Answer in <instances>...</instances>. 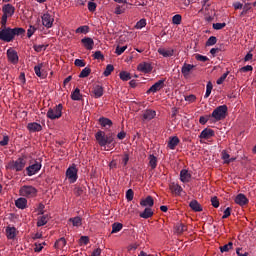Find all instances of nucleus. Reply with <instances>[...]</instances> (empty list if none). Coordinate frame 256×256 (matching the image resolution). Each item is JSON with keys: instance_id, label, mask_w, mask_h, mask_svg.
I'll use <instances>...</instances> for the list:
<instances>
[{"instance_id": "48", "label": "nucleus", "mask_w": 256, "mask_h": 256, "mask_svg": "<svg viewBox=\"0 0 256 256\" xmlns=\"http://www.w3.org/2000/svg\"><path fill=\"white\" fill-rule=\"evenodd\" d=\"M35 31H37V28H35V26H29V28L27 30L28 39H31V37H33V35H35Z\"/></svg>"}, {"instance_id": "59", "label": "nucleus", "mask_w": 256, "mask_h": 256, "mask_svg": "<svg viewBox=\"0 0 256 256\" xmlns=\"http://www.w3.org/2000/svg\"><path fill=\"white\" fill-rule=\"evenodd\" d=\"M79 241H80V245H89V237L88 236H81Z\"/></svg>"}, {"instance_id": "1", "label": "nucleus", "mask_w": 256, "mask_h": 256, "mask_svg": "<svg viewBox=\"0 0 256 256\" xmlns=\"http://www.w3.org/2000/svg\"><path fill=\"white\" fill-rule=\"evenodd\" d=\"M95 139L100 147L104 148V151H111V149H115V145H117L113 135H105V132L101 130L95 134Z\"/></svg>"}, {"instance_id": "49", "label": "nucleus", "mask_w": 256, "mask_h": 256, "mask_svg": "<svg viewBox=\"0 0 256 256\" xmlns=\"http://www.w3.org/2000/svg\"><path fill=\"white\" fill-rule=\"evenodd\" d=\"M76 33H84V35H86V33H89V26H80L76 29Z\"/></svg>"}, {"instance_id": "8", "label": "nucleus", "mask_w": 256, "mask_h": 256, "mask_svg": "<svg viewBox=\"0 0 256 256\" xmlns=\"http://www.w3.org/2000/svg\"><path fill=\"white\" fill-rule=\"evenodd\" d=\"M41 161L35 160V163L31 164L30 166L26 167V173L28 177H33V175H37L39 171H41Z\"/></svg>"}, {"instance_id": "40", "label": "nucleus", "mask_w": 256, "mask_h": 256, "mask_svg": "<svg viewBox=\"0 0 256 256\" xmlns=\"http://www.w3.org/2000/svg\"><path fill=\"white\" fill-rule=\"evenodd\" d=\"M91 75V69L89 67L84 68L79 74L80 79H85V77H89Z\"/></svg>"}, {"instance_id": "9", "label": "nucleus", "mask_w": 256, "mask_h": 256, "mask_svg": "<svg viewBox=\"0 0 256 256\" xmlns=\"http://www.w3.org/2000/svg\"><path fill=\"white\" fill-rule=\"evenodd\" d=\"M77 167L75 165L70 166L66 170V177L70 183H75L77 181Z\"/></svg>"}, {"instance_id": "18", "label": "nucleus", "mask_w": 256, "mask_h": 256, "mask_svg": "<svg viewBox=\"0 0 256 256\" xmlns=\"http://www.w3.org/2000/svg\"><path fill=\"white\" fill-rule=\"evenodd\" d=\"M159 55H162V57H173L175 55V50L173 48H159L158 49Z\"/></svg>"}, {"instance_id": "5", "label": "nucleus", "mask_w": 256, "mask_h": 256, "mask_svg": "<svg viewBox=\"0 0 256 256\" xmlns=\"http://www.w3.org/2000/svg\"><path fill=\"white\" fill-rule=\"evenodd\" d=\"M63 116V104H58L53 108H49L46 117L51 119V121H55V119H61Z\"/></svg>"}, {"instance_id": "31", "label": "nucleus", "mask_w": 256, "mask_h": 256, "mask_svg": "<svg viewBox=\"0 0 256 256\" xmlns=\"http://www.w3.org/2000/svg\"><path fill=\"white\" fill-rule=\"evenodd\" d=\"M99 124L101 127H111L113 125V121L109 118L101 117L99 118Z\"/></svg>"}, {"instance_id": "64", "label": "nucleus", "mask_w": 256, "mask_h": 256, "mask_svg": "<svg viewBox=\"0 0 256 256\" xmlns=\"http://www.w3.org/2000/svg\"><path fill=\"white\" fill-rule=\"evenodd\" d=\"M101 248H96L93 250L92 254L90 256H101Z\"/></svg>"}, {"instance_id": "44", "label": "nucleus", "mask_w": 256, "mask_h": 256, "mask_svg": "<svg viewBox=\"0 0 256 256\" xmlns=\"http://www.w3.org/2000/svg\"><path fill=\"white\" fill-rule=\"evenodd\" d=\"M212 91H213V83L208 82L206 85V93L204 95L205 99L209 98Z\"/></svg>"}, {"instance_id": "63", "label": "nucleus", "mask_w": 256, "mask_h": 256, "mask_svg": "<svg viewBox=\"0 0 256 256\" xmlns=\"http://www.w3.org/2000/svg\"><path fill=\"white\" fill-rule=\"evenodd\" d=\"M74 65H75L76 67H85V62H84L83 60H81V59H76V60L74 61Z\"/></svg>"}, {"instance_id": "54", "label": "nucleus", "mask_w": 256, "mask_h": 256, "mask_svg": "<svg viewBox=\"0 0 256 256\" xmlns=\"http://www.w3.org/2000/svg\"><path fill=\"white\" fill-rule=\"evenodd\" d=\"M228 75H229V72L224 73V74L216 81L217 85H223V83L225 82V79H227Z\"/></svg>"}, {"instance_id": "47", "label": "nucleus", "mask_w": 256, "mask_h": 256, "mask_svg": "<svg viewBox=\"0 0 256 256\" xmlns=\"http://www.w3.org/2000/svg\"><path fill=\"white\" fill-rule=\"evenodd\" d=\"M217 43V37L211 36L207 41H206V47H213Z\"/></svg>"}, {"instance_id": "51", "label": "nucleus", "mask_w": 256, "mask_h": 256, "mask_svg": "<svg viewBox=\"0 0 256 256\" xmlns=\"http://www.w3.org/2000/svg\"><path fill=\"white\" fill-rule=\"evenodd\" d=\"M185 101H187V103H195V101H197V96L191 94V95H188V96H185Z\"/></svg>"}, {"instance_id": "26", "label": "nucleus", "mask_w": 256, "mask_h": 256, "mask_svg": "<svg viewBox=\"0 0 256 256\" xmlns=\"http://www.w3.org/2000/svg\"><path fill=\"white\" fill-rule=\"evenodd\" d=\"M185 231H187V225H185L183 223H177L174 226V233H176V235H183V233H185Z\"/></svg>"}, {"instance_id": "29", "label": "nucleus", "mask_w": 256, "mask_h": 256, "mask_svg": "<svg viewBox=\"0 0 256 256\" xmlns=\"http://www.w3.org/2000/svg\"><path fill=\"white\" fill-rule=\"evenodd\" d=\"M68 222L72 223L74 227H81L83 225V219L79 216L69 218Z\"/></svg>"}, {"instance_id": "38", "label": "nucleus", "mask_w": 256, "mask_h": 256, "mask_svg": "<svg viewBox=\"0 0 256 256\" xmlns=\"http://www.w3.org/2000/svg\"><path fill=\"white\" fill-rule=\"evenodd\" d=\"M119 77H120L121 81H129V80H131V73H129L127 71H121L119 74Z\"/></svg>"}, {"instance_id": "25", "label": "nucleus", "mask_w": 256, "mask_h": 256, "mask_svg": "<svg viewBox=\"0 0 256 256\" xmlns=\"http://www.w3.org/2000/svg\"><path fill=\"white\" fill-rule=\"evenodd\" d=\"M6 237L10 240L15 239L17 237V228L11 226L6 227Z\"/></svg>"}, {"instance_id": "2", "label": "nucleus", "mask_w": 256, "mask_h": 256, "mask_svg": "<svg viewBox=\"0 0 256 256\" xmlns=\"http://www.w3.org/2000/svg\"><path fill=\"white\" fill-rule=\"evenodd\" d=\"M25 33V29L23 28H10L4 27L0 29V41H5V43H11L13 39H15L16 35H23Z\"/></svg>"}, {"instance_id": "55", "label": "nucleus", "mask_w": 256, "mask_h": 256, "mask_svg": "<svg viewBox=\"0 0 256 256\" xmlns=\"http://www.w3.org/2000/svg\"><path fill=\"white\" fill-rule=\"evenodd\" d=\"M46 49V45H34V51H36V53H41V51H45Z\"/></svg>"}, {"instance_id": "57", "label": "nucleus", "mask_w": 256, "mask_h": 256, "mask_svg": "<svg viewBox=\"0 0 256 256\" xmlns=\"http://www.w3.org/2000/svg\"><path fill=\"white\" fill-rule=\"evenodd\" d=\"M134 193L132 189L127 190L126 199L127 201H133Z\"/></svg>"}, {"instance_id": "42", "label": "nucleus", "mask_w": 256, "mask_h": 256, "mask_svg": "<svg viewBox=\"0 0 256 256\" xmlns=\"http://www.w3.org/2000/svg\"><path fill=\"white\" fill-rule=\"evenodd\" d=\"M181 21H183V17L180 14H176L172 17L173 25H181Z\"/></svg>"}, {"instance_id": "3", "label": "nucleus", "mask_w": 256, "mask_h": 256, "mask_svg": "<svg viewBox=\"0 0 256 256\" xmlns=\"http://www.w3.org/2000/svg\"><path fill=\"white\" fill-rule=\"evenodd\" d=\"M27 166V158L26 157H19L16 160H12L8 163L7 169L10 171H16L17 173L23 171Z\"/></svg>"}, {"instance_id": "6", "label": "nucleus", "mask_w": 256, "mask_h": 256, "mask_svg": "<svg viewBox=\"0 0 256 256\" xmlns=\"http://www.w3.org/2000/svg\"><path fill=\"white\" fill-rule=\"evenodd\" d=\"M19 193L21 197H27L28 199H31L37 196V188L31 185H24L20 188Z\"/></svg>"}, {"instance_id": "33", "label": "nucleus", "mask_w": 256, "mask_h": 256, "mask_svg": "<svg viewBox=\"0 0 256 256\" xmlns=\"http://www.w3.org/2000/svg\"><path fill=\"white\" fill-rule=\"evenodd\" d=\"M15 205L18 209H25V207H27V199L25 198H18L15 201Z\"/></svg>"}, {"instance_id": "43", "label": "nucleus", "mask_w": 256, "mask_h": 256, "mask_svg": "<svg viewBox=\"0 0 256 256\" xmlns=\"http://www.w3.org/2000/svg\"><path fill=\"white\" fill-rule=\"evenodd\" d=\"M147 26V20L145 18L140 19L136 25H135V29H143V27Z\"/></svg>"}, {"instance_id": "58", "label": "nucleus", "mask_w": 256, "mask_h": 256, "mask_svg": "<svg viewBox=\"0 0 256 256\" xmlns=\"http://www.w3.org/2000/svg\"><path fill=\"white\" fill-rule=\"evenodd\" d=\"M210 117H211V115H209V116H201L199 118L200 125H205L207 123V121H209Z\"/></svg>"}, {"instance_id": "46", "label": "nucleus", "mask_w": 256, "mask_h": 256, "mask_svg": "<svg viewBox=\"0 0 256 256\" xmlns=\"http://www.w3.org/2000/svg\"><path fill=\"white\" fill-rule=\"evenodd\" d=\"M121 229H123V224H121V223H114L112 225V233H119V231H121Z\"/></svg>"}, {"instance_id": "39", "label": "nucleus", "mask_w": 256, "mask_h": 256, "mask_svg": "<svg viewBox=\"0 0 256 256\" xmlns=\"http://www.w3.org/2000/svg\"><path fill=\"white\" fill-rule=\"evenodd\" d=\"M65 245H67V240H65V238H60V239L55 243L56 249H63V247H65Z\"/></svg>"}, {"instance_id": "35", "label": "nucleus", "mask_w": 256, "mask_h": 256, "mask_svg": "<svg viewBox=\"0 0 256 256\" xmlns=\"http://www.w3.org/2000/svg\"><path fill=\"white\" fill-rule=\"evenodd\" d=\"M41 69H43V63H40L34 67V73L39 77L40 79H45V74L41 73Z\"/></svg>"}, {"instance_id": "28", "label": "nucleus", "mask_w": 256, "mask_h": 256, "mask_svg": "<svg viewBox=\"0 0 256 256\" xmlns=\"http://www.w3.org/2000/svg\"><path fill=\"white\" fill-rule=\"evenodd\" d=\"M177 145H179V137H170L168 141V149L173 150L175 147H177Z\"/></svg>"}, {"instance_id": "10", "label": "nucleus", "mask_w": 256, "mask_h": 256, "mask_svg": "<svg viewBox=\"0 0 256 256\" xmlns=\"http://www.w3.org/2000/svg\"><path fill=\"white\" fill-rule=\"evenodd\" d=\"M169 190L171 191V194L175 195L176 197H179L181 193H183V187L175 182H171L169 184Z\"/></svg>"}, {"instance_id": "41", "label": "nucleus", "mask_w": 256, "mask_h": 256, "mask_svg": "<svg viewBox=\"0 0 256 256\" xmlns=\"http://www.w3.org/2000/svg\"><path fill=\"white\" fill-rule=\"evenodd\" d=\"M233 249V242H229L228 244L221 246L220 251L221 253H227Z\"/></svg>"}, {"instance_id": "27", "label": "nucleus", "mask_w": 256, "mask_h": 256, "mask_svg": "<svg viewBox=\"0 0 256 256\" xmlns=\"http://www.w3.org/2000/svg\"><path fill=\"white\" fill-rule=\"evenodd\" d=\"M92 93H93L95 99H99L100 97H103V86H101V85L94 86Z\"/></svg>"}, {"instance_id": "50", "label": "nucleus", "mask_w": 256, "mask_h": 256, "mask_svg": "<svg viewBox=\"0 0 256 256\" xmlns=\"http://www.w3.org/2000/svg\"><path fill=\"white\" fill-rule=\"evenodd\" d=\"M88 11L95 13L97 11V4L95 2H88Z\"/></svg>"}, {"instance_id": "56", "label": "nucleus", "mask_w": 256, "mask_h": 256, "mask_svg": "<svg viewBox=\"0 0 256 256\" xmlns=\"http://www.w3.org/2000/svg\"><path fill=\"white\" fill-rule=\"evenodd\" d=\"M94 59H98L103 61V59H105V56L103 55V53H101V51H96L93 55Z\"/></svg>"}, {"instance_id": "45", "label": "nucleus", "mask_w": 256, "mask_h": 256, "mask_svg": "<svg viewBox=\"0 0 256 256\" xmlns=\"http://www.w3.org/2000/svg\"><path fill=\"white\" fill-rule=\"evenodd\" d=\"M114 70H115V67H113V65L111 64H108L103 73L104 77H109V75H111V73H113Z\"/></svg>"}, {"instance_id": "62", "label": "nucleus", "mask_w": 256, "mask_h": 256, "mask_svg": "<svg viewBox=\"0 0 256 256\" xmlns=\"http://www.w3.org/2000/svg\"><path fill=\"white\" fill-rule=\"evenodd\" d=\"M231 216V208H226L225 210H224V214H223V216H222V219H227L228 217H230Z\"/></svg>"}, {"instance_id": "37", "label": "nucleus", "mask_w": 256, "mask_h": 256, "mask_svg": "<svg viewBox=\"0 0 256 256\" xmlns=\"http://www.w3.org/2000/svg\"><path fill=\"white\" fill-rule=\"evenodd\" d=\"M148 161L151 169H157V158L155 157V155L153 154L149 155Z\"/></svg>"}, {"instance_id": "19", "label": "nucleus", "mask_w": 256, "mask_h": 256, "mask_svg": "<svg viewBox=\"0 0 256 256\" xmlns=\"http://www.w3.org/2000/svg\"><path fill=\"white\" fill-rule=\"evenodd\" d=\"M3 15H6L8 17H13L15 15V7L11 4H5L2 7Z\"/></svg>"}, {"instance_id": "17", "label": "nucleus", "mask_w": 256, "mask_h": 256, "mask_svg": "<svg viewBox=\"0 0 256 256\" xmlns=\"http://www.w3.org/2000/svg\"><path fill=\"white\" fill-rule=\"evenodd\" d=\"M27 129L30 131V133H39V131L43 130V126L37 122H31L28 123Z\"/></svg>"}, {"instance_id": "11", "label": "nucleus", "mask_w": 256, "mask_h": 256, "mask_svg": "<svg viewBox=\"0 0 256 256\" xmlns=\"http://www.w3.org/2000/svg\"><path fill=\"white\" fill-rule=\"evenodd\" d=\"M7 58L10 63H13V65H17V63H19V55H17V51L13 48L7 50Z\"/></svg>"}, {"instance_id": "60", "label": "nucleus", "mask_w": 256, "mask_h": 256, "mask_svg": "<svg viewBox=\"0 0 256 256\" xmlns=\"http://www.w3.org/2000/svg\"><path fill=\"white\" fill-rule=\"evenodd\" d=\"M1 147H5L9 145V136H3V139L0 141Z\"/></svg>"}, {"instance_id": "13", "label": "nucleus", "mask_w": 256, "mask_h": 256, "mask_svg": "<svg viewBox=\"0 0 256 256\" xmlns=\"http://www.w3.org/2000/svg\"><path fill=\"white\" fill-rule=\"evenodd\" d=\"M165 87V80H159L154 85L150 87V89L147 91V93H157V91H161Z\"/></svg>"}, {"instance_id": "61", "label": "nucleus", "mask_w": 256, "mask_h": 256, "mask_svg": "<svg viewBox=\"0 0 256 256\" xmlns=\"http://www.w3.org/2000/svg\"><path fill=\"white\" fill-rule=\"evenodd\" d=\"M240 71L242 73H247L249 71H253V66H251V65L244 66V67L240 68Z\"/></svg>"}, {"instance_id": "36", "label": "nucleus", "mask_w": 256, "mask_h": 256, "mask_svg": "<svg viewBox=\"0 0 256 256\" xmlns=\"http://www.w3.org/2000/svg\"><path fill=\"white\" fill-rule=\"evenodd\" d=\"M49 222V217L47 215L40 216L37 221V227H43L44 225H47Z\"/></svg>"}, {"instance_id": "4", "label": "nucleus", "mask_w": 256, "mask_h": 256, "mask_svg": "<svg viewBox=\"0 0 256 256\" xmlns=\"http://www.w3.org/2000/svg\"><path fill=\"white\" fill-rule=\"evenodd\" d=\"M227 111H229V108L227 107V105L218 106L213 110L210 117H212L214 121H223V119L227 117Z\"/></svg>"}, {"instance_id": "30", "label": "nucleus", "mask_w": 256, "mask_h": 256, "mask_svg": "<svg viewBox=\"0 0 256 256\" xmlns=\"http://www.w3.org/2000/svg\"><path fill=\"white\" fill-rule=\"evenodd\" d=\"M192 211L200 212L203 211V208L201 207V204L197 202V200H192L189 204Z\"/></svg>"}, {"instance_id": "34", "label": "nucleus", "mask_w": 256, "mask_h": 256, "mask_svg": "<svg viewBox=\"0 0 256 256\" xmlns=\"http://www.w3.org/2000/svg\"><path fill=\"white\" fill-rule=\"evenodd\" d=\"M82 97L83 96L81 95V90H79V88H76L71 94L72 101H81Z\"/></svg>"}, {"instance_id": "20", "label": "nucleus", "mask_w": 256, "mask_h": 256, "mask_svg": "<svg viewBox=\"0 0 256 256\" xmlns=\"http://www.w3.org/2000/svg\"><path fill=\"white\" fill-rule=\"evenodd\" d=\"M211 137H215V131L211 128L204 129L199 135L200 139H211Z\"/></svg>"}, {"instance_id": "21", "label": "nucleus", "mask_w": 256, "mask_h": 256, "mask_svg": "<svg viewBox=\"0 0 256 256\" xmlns=\"http://www.w3.org/2000/svg\"><path fill=\"white\" fill-rule=\"evenodd\" d=\"M234 201L236 205H240V207H243V205H247L249 203V199H247V196H245V194H238L235 197Z\"/></svg>"}, {"instance_id": "16", "label": "nucleus", "mask_w": 256, "mask_h": 256, "mask_svg": "<svg viewBox=\"0 0 256 256\" xmlns=\"http://www.w3.org/2000/svg\"><path fill=\"white\" fill-rule=\"evenodd\" d=\"M157 115V112L155 110L147 109L143 112L142 118L143 121H151L152 119H155Z\"/></svg>"}, {"instance_id": "32", "label": "nucleus", "mask_w": 256, "mask_h": 256, "mask_svg": "<svg viewBox=\"0 0 256 256\" xmlns=\"http://www.w3.org/2000/svg\"><path fill=\"white\" fill-rule=\"evenodd\" d=\"M140 217L142 219H149V218L153 217V209L145 208V210L140 213Z\"/></svg>"}, {"instance_id": "24", "label": "nucleus", "mask_w": 256, "mask_h": 256, "mask_svg": "<svg viewBox=\"0 0 256 256\" xmlns=\"http://www.w3.org/2000/svg\"><path fill=\"white\" fill-rule=\"evenodd\" d=\"M221 157H222V160L224 161L225 165H229V163H233V161H235L237 159L235 157L231 158V155H229V153H227V150H223L221 152Z\"/></svg>"}, {"instance_id": "23", "label": "nucleus", "mask_w": 256, "mask_h": 256, "mask_svg": "<svg viewBox=\"0 0 256 256\" xmlns=\"http://www.w3.org/2000/svg\"><path fill=\"white\" fill-rule=\"evenodd\" d=\"M140 205L141 207L151 208L153 205H155V201L153 200V197L147 196L145 199L140 201Z\"/></svg>"}, {"instance_id": "15", "label": "nucleus", "mask_w": 256, "mask_h": 256, "mask_svg": "<svg viewBox=\"0 0 256 256\" xmlns=\"http://www.w3.org/2000/svg\"><path fill=\"white\" fill-rule=\"evenodd\" d=\"M81 43L87 51H92L93 47H95V41H93V38L85 37L81 40Z\"/></svg>"}, {"instance_id": "14", "label": "nucleus", "mask_w": 256, "mask_h": 256, "mask_svg": "<svg viewBox=\"0 0 256 256\" xmlns=\"http://www.w3.org/2000/svg\"><path fill=\"white\" fill-rule=\"evenodd\" d=\"M193 69H195V65L184 63L181 68V73L187 79V77L191 75V71H193Z\"/></svg>"}, {"instance_id": "12", "label": "nucleus", "mask_w": 256, "mask_h": 256, "mask_svg": "<svg viewBox=\"0 0 256 256\" xmlns=\"http://www.w3.org/2000/svg\"><path fill=\"white\" fill-rule=\"evenodd\" d=\"M137 71H140V73L147 74V73H151V71H153V67L151 66L150 63L141 62L137 66Z\"/></svg>"}, {"instance_id": "53", "label": "nucleus", "mask_w": 256, "mask_h": 256, "mask_svg": "<svg viewBox=\"0 0 256 256\" xmlns=\"http://www.w3.org/2000/svg\"><path fill=\"white\" fill-rule=\"evenodd\" d=\"M224 27H227V24L225 22H223V23H214L213 24V29H215L216 31L224 29Z\"/></svg>"}, {"instance_id": "52", "label": "nucleus", "mask_w": 256, "mask_h": 256, "mask_svg": "<svg viewBox=\"0 0 256 256\" xmlns=\"http://www.w3.org/2000/svg\"><path fill=\"white\" fill-rule=\"evenodd\" d=\"M125 51H127V46H122V47L117 46L115 53H116V55H123V53H125Z\"/></svg>"}, {"instance_id": "7", "label": "nucleus", "mask_w": 256, "mask_h": 256, "mask_svg": "<svg viewBox=\"0 0 256 256\" xmlns=\"http://www.w3.org/2000/svg\"><path fill=\"white\" fill-rule=\"evenodd\" d=\"M41 19H42V25L46 29H51V27H53V23H55V15H53L49 12H45L41 16Z\"/></svg>"}, {"instance_id": "22", "label": "nucleus", "mask_w": 256, "mask_h": 256, "mask_svg": "<svg viewBox=\"0 0 256 256\" xmlns=\"http://www.w3.org/2000/svg\"><path fill=\"white\" fill-rule=\"evenodd\" d=\"M180 181L182 183H189V181H191V173H189L187 169L180 171Z\"/></svg>"}]
</instances>
